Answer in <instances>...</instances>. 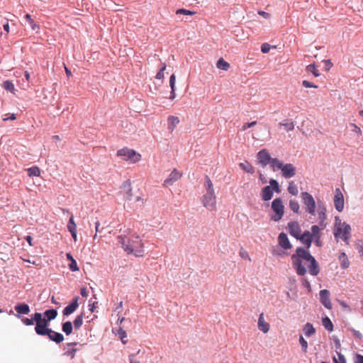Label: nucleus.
Segmentation results:
<instances>
[{
	"instance_id": "f257e3e1",
	"label": "nucleus",
	"mask_w": 363,
	"mask_h": 363,
	"mask_svg": "<svg viewBox=\"0 0 363 363\" xmlns=\"http://www.w3.org/2000/svg\"><path fill=\"white\" fill-rule=\"evenodd\" d=\"M296 240H300L306 249L298 247L296 249V253L291 256V261L296 272H307L306 267L303 264V260L308 263V272H320L318 262L308 250L313 241L311 232L304 230L300 233Z\"/></svg>"
},
{
	"instance_id": "f03ea898",
	"label": "nucleus",
	"mask_w": 363,
	"mask_h": 363,
	"mask_svg": "<svg viewBox=\"0 0 363 363\" xmlns=\"http://www.w3.org/2000/svg\"><path fill=\"white\" fill-rule=\"evenodd\" d=\"M142 245L140 237L138 235L135 236L132 239H128V245H125V252L128 255H134L137 257H143L144 250Z\"/></svg>"
},
{
	"instance_id": "7ed1b4c3",
	"label": "nucleus",
	"mask_w": 363,
	"mask_h": 363,
	"mask_svg": "<svg viewBox=\"0 0 363 363\" xmlns=\"http://www.w3.org/2000/svg\"><path fill=\"white\" fill-rule=\"evenodd\" d=\"M273 215L270 216V220L274 222L281 220L284 215V205L281 198L274 199L271 203Z\"/></svg>"
},
{
	"instance_id": "20e7f679",
	"label": "nucleus",
	"mask_w": 363,
	"mask_h": 363,
	"mask_svg": "<svg viewBox=\"0 0 363 363\" xmlns=\"http://www.w3.org/2000/svg\"><path fill=\"white\" fill-rule=\"evenodd\" d=\"M33 320L36 323L35 328L36 334L38 335H45L50 330V328H48L50 322L47 321L45 318H43L40 313H35L33 315Z\"/></svg>"
},
{
	"instance_id": "39448f33",
	"label": "nucleus",
	"mask_w": 363,
	"mask_h": 363,
	"mask_svg": "<svg viewBox=\"0 0 363 363\" xmlns=\"http://www.w3.org/2000/svg\"><path fill=\"white\" fill-rule=\"evenodd\" d=\"M117 156L121 157L124 160L130 163H135L140 160L141 155L133 149L124 147L117 151Z\"/></svg>"
},
{
	"instance_id": "423d86ee",
	"label": "nucleus",
	"mask_w": 363,
	"mask_h": 363,
	"mask_svg": "<svg viewBox=\"0 0 363 363\" xmlns=\"http://www.w3.org/2000/svg\"><path fill=\"white\" fill-rule=\"evenodd\" d=\"M301 198L306 206V211L312 216H315L316 203L313 196L307 192L301 193Z\"/></svg>"
},
{
	"instance_id": "0eeeda50",
	"label": "nucleus",
	"mask_w": 363,
	"mask_h": 363,
	"mask_svg": "<svg viewBox=\"0 0 363 363\" xmlns=\"http://www.w3.org/2000/svg\"><path fill=\"white\" fill-rule=\"evenodd\" d=\"M257 162L264 167L270 163L272 157L267 149H262L257 154Z\"/></svg>"
},
{
	"instance_id": "6e6552de",
	"label": "nucleus",
	"mask_w": 363,
	"mask_h": 363,
	"mask_svg": "<svg viewBox=\"0 0 363 363\" xmlns=\"http://www.w3.org/2000/svg\"><path fill=\"white\" fill-rule=\"evenodd\" d=\"M334 205L337 211L342 212L344 209V196L339 188L335 191Z\"/></svg>"
},
{
	"instance_id": "1a4fd4ad",
	"label": "nucleus",
	"mask_w": 363,
	"mask_h": 363,
	"mask_svg": "<svg viewBox=\"0 0 363 363\" xmlns=\"http://www.w3.org/2000/svg\"><path fill=\"white\" fill-rule=\"evenodd\" d=\"M330 291L327 289H323L320 291V301L327 308L332 309L333 304L330 298Z\"/></svg>"
},
{
	"instance_id": "9d476101",
	"label": "nucleus",
	"mask_w": 363,
	"mask_h": 363,
	"mask_svg": "<svg viewBox=\"0 0 363 363\" xmlns=\"http://www.w3.org/2000/svg\"><path fill=\"white\" fill-rule=\"evenodd\" d=\"M342 225L343 228H337L336 231L334 233V235L337 238L340 233H342V239L346 242L350 238L351 227L345 222H344Z\"/></svg>"
},
{
	"instance_id": "9b49d317",
	"label": "nucleus",
	"mask_w": 363,
	"mask_h": 363,
	"mask_svg": "<svg viewBox=\"0 0 363 363\" xmlns=\"http://www.w3.org/2000/svg\"><path fill=\"white\" fill-rule=\"evenodd\" d=\"M281 171L282 176L286 179L291 178L296 174V167L291 163H284Z\"/></svg>"
},
{
	"instance_id": "f8f14e48",
	"label": "nucleus",
	"mask_w": 363,
	"mask_h": 363,
	"mask_svg": "<svg viewBox=\"0 0 363 363\" xmlns=\"http://www.w3.org/2000/svg\"><path fill=\"white\" fill-rule=\"evenodd\" d=\"M288 232L294 238H297L301 233V228L297 221L293 220L288 223Z\"/></svg>"
},
{
	"instance_id": "ddd939ff",
	"label": "nucleus",
	"mask_w": 363,
	"mask_h": 363,
	"mask_svg": "<svg viewBox=\"0 0 363 363\" xmlns=\"http://www.w3.org/2000/svg\"><path fill=\"white\" fill-rule=\"evenodd\" d=\"M278 242L281 247L285 250L292 248V245L291 244L287 235L284 232L279 234Z\"/></svg>"
},
{
	"instance_id": "4468645a",
	"label": "nucleus",
	"mask_w": 363,
	"mask_h": 363,
	"mask_svg": "<svg viewBox=\"0 0 363 363\" xmlns=\"http://www.w3.org/2000/svg\"><path fill=\"white\" fill-rule=\"evenodd\" d=\"M274 196V193L271 186L269 185L264 186L260 192V196L263 201H270Z\"/></svg>"
},
{
	"instance_id": "2eb2a0df",
	"label": "nucleus",
	"mask_w": 363,
	"mask_h": 363,
	"mask_svg": "<svg viewBox=\"0 0 363 363\" xmlns=\"http://www.w3.org/2000/svg\"><path fill=\"white\" fill-rule=\"evenodd\" d=\"M68 231L70 233L72 238L74 241H77V225L74 220L73 215L69 218L67 225Z\"/></svg>"
},
{
	"instance_id": "dca6fc26",
	"label": "nucleus",
	"mask_w": 363,
	"mask_h": 363,
	"mask_svg": "<svg viewBox=\"0 0 363 363\" xmlns=\"http://www.w3.org/2000/svg\"><path fill=\"white\" fill-rule=\"evenodd\" d=\"M182 177V174L176 169L169 174L168 177L164 181V185H172L174 182H177Z\"/></svg>"
},
{
	"instance_id": "f3484780",
	"label": "nucleus",
	"mask_w": 363,
	"mask_h": 363,
	"mask_svg": "<svg viewBox=\"0 0 363 363\" xmlns=\"http://www.w3.org/2000/svg\"><path fill=\"white\" fill-rule=\"evenodd\" d=\"M203 204L206 208L213 209L216 206V195H211L206 194L203 196Z\"/></svg>"
},
{
	"instance_id": "a211bd4d",
	"label": "nucleus",
	"mask_w": 363,
	"mask_h": 363,
	"mask_svg": "<svg viewBox=\"0 0 363 363\" xmlns=\"http://www.w3.org/2000/svg\"><path fill=\"white\" fill-rule=\"evenodd\" d=\"M257 327L259 330L262 331L264 333H267L269 332L270 329L269 324L265 321L264 313H262L259 314L258 322H257Z\"/></svg>"
},
{
	"instance_id": "6ab92c4d",
	"label": "nucleus",
	"mask_w": 363,
	"mask_h": 363,
	"mask_svg": "<svg viewBox=\"0 0 363 363\" xmlns=\"http://www.w3.org/2000/svg\"><path fill=\"white\" fill-rule=\"evenodd\" d=\"M45 335H48L50 340L56 343H60L64 340V336L61 333H57L51 328Z\"/></svg>"
},
{
	"instance_id": "aec40b11",
	"label": "nucleus",
	"mask_w": 363,
	"mask_h": 363,
	"mask_svg": "<svg viewBox=\"0 0 363 363\" xmlns=\"http://www.w3.org/2000/svg\"><path fill=\"white\" fill-rule=\"evenodd\" d=\"M78 297H76L73 301L69 303L67 307H65L63 310L64 315H69L74 313L76 309L78 308Z\"/></svg>"
},
{
	"instance_id": "412c9836",
	"label": "nucleus",
	"mask_w": 363,
	"mask_h": 363,
	"mask_svg": "<svg viewBox=\"0 0 363 363\" xmlns=\"http://www.w3.org/2000/svg\"><path fill=\"white\" fill-rule=\"evenodd\" d=\"M78 345V342H69L67 343V349L64 352V355L69 357L71 359H73L75 357L76 352L77 349L75 347Z\"/></svg>"
},
{
	"instance_id": "4be33fe9",
	"label": "nucleus",
	"mask_w": 363,
	"mask_h": 363,
	"mask_svg": "<svg viewBox=\"0 0 363 363\" xmlns=\"http://www.w3.org/2000/svg\"><path fill=\"white\" fill-rule=\"evenodd\" d=\"M204 180V186L206 190V194H209L210 196L215 194L213 185L210 177L208 175H206Z\"/></svg>"
},
{
	"instance_id": "5701e85b",
	"label": "nucleus",
	"mask_w": 363,
	"mask_h": 363,
	"mask_svg": "<svg viewBox=\"0 0 363 363\" xmlns=\"http://www.w3.org/2000/svg\"><path fill=\"white\" fill-rule=\"evenodd\" d=\"M175 83H176V76H175L174 74H172L170 76V78H169V86L171 88V91H170V96L169 97V99H171V100L174 99V98L176 97V94H175V91H176Z\"/></svg>"
},
{
	"instance_id": "b1692460",
	"label": "nucleus",
	"mask_w": 363,
	"mask_h": 363,
	"mask_svg": "<svg viewBox=\"0 0 363 363\" xmlns=\"http://www.w3.org/2000/svg\"><path fill=\"white\" fill-rule=\"evenodd\" d=\"M239 167L244 172L249 173V174H254L255 173V168L248 161L245 160L244 162H240L239 164Z\"/></svg>"
},
{
	"instance_id": "393cba45",
	"label": "nucleus",
	"mask_w": 363,
	"mask_h": 363,
	"mask_svg": "<svg viewBox=\"0 0 363 363\" xmlns=\"http://www.w3.org/2000/svg\"><path fill=\"white\" fill-rule=\"evenodd\" d=\"M327 209L323 202L318 201V218H327Z\"/></svg>"
},
{
	"instance_id": "a878e982",
	"label": "nucleus",
	"mask_w": 363,
	"mask_h": 363,
	"mask_svg": "<svg viewBox=\"0 0 363 363\" xmlns=\"http://www.w3.org/2000/svg\"><path fill=\"white\" fill-rule=\"evenodd\" d=\"M269 164L270 165V167L273 169V171L275 172L277 169L281 170V169L284 164V162L280 161L277 157H272V159L270 160V163Z\"/></svg>"
},
{
	"instance_id": "bb28decb",
	"label": "nucleus",
	"mask_w": 363,
	"mask_h": 363,
	"mask_svg": "<svg viewBox=\"0 0 363 363\" xmlns=\"http://www.w3.org/2000/svg\"><path fill=\"white\" fill-rule=\"evenodd\" d=\"M15 310L19 314H28L30 312V307L26 303H20L15 306Z\"/></svg>"
},
{
	"instance_id": "cd10ccee",
	"label": "nucleus",
	"mask_w": 363,
	"mask_h": 363,
	"mask_svg": "<svg viewBox=\"0 0 363 363\" xmlns=\"http://www.w3.org/2000/svg\"><path fill=\"white\" fill-rule=\"evenodd\" d=\"M168 121V129L173 130L177 125L179 123V119L177 116H169L167 118Z\"/></svg>"
},
{
	"instance_id": "c85d7f7f",
	"label": "nucleus",
	"mask_w": 363,
	"mask_h": 363,
	"mask_svg": "<svg viewBox=\"0 0 363 363\" xmlns=\"http://www.w3.org/2000/svg\"><path fill=\"white\" fill-rule=\"evenodd\" d=\"M339 260L340 262V266L342 269H347L350 265L347 256L345 252H341L339 255Z\"/></svg>"
},
{
	"instance_id": "c756f323",
	"label": "nucleus",
	"mask_w": 363,
	"mask_h": 363,
	"mask_svg": "<svg viewBox=\"0 0 363 363\" xmlns=\"http://www.w3.org/2000/svg\"><path fill=\"white\" fill-rule=\"evenodd\" d=\"M44 315L45 320L48 322H50L57 317V311L55 309H49L45 311Z\"/></svg>"
},
{
	"instance_id": "7c9ffc66",
	"label": "nucleus",
	"mask_w": 363,
	"mask_h": 363,
	"mask_svg": "<svg viewBox=\"0 0 363 363\" xmlns=\"http://www.w3.org/2000/svg\"><path fill=\"white\" fill-rule=\"evenodd\" d=\"M269 186H271V189H272L273 193L276 192L277 194H280L281 191V186L278 182L277 180L274 179H270L269 180Z\"/></svg>"
},
{
	"instance_id": "2f4dec72",
	"label": "nucleus",
	"mask_w": 363,
	"mask_h": 363,
	"mask_svg": "<svg viewBox=\"0 0 363 363\" xmlns=\"http://www.w3.org/2000/svg\"><path fill=\"white\" fill-rule=\"evenodd\" d=\"M304 334L306 337H310L315 333V329L311 323H307L303 329Z\"/></svg>"
},
{
	"instance_id": "473e14b6",
	"label": "nucleus",
	"mask_w": 363,
	"mask_h": 363,
	"mask_svg": "<svg viewBox=\"0 0 363 363\" xmlns=\"http://www.w3.org/2000/svg\"><path fill=\"white\" fill-rule=\"evenodd\" d=\"M26 172L30 177H39L40 174V169L38 166H33L29 167L26 169Z\"/></svg>"
},
{
	"instance_id": "72a5a7b5",
	"label": "nucleus",
	"mask_w": 363,
	"mask_h": 363,
	"mask_svg": "<svg viewBox=\"0 0 363 363\" xmlns=\"http://www.w3.org/2000/svg\"><path fill=\"white\" fill-rule=\"evenodd\" d=\"M216 67L220 69L227 71L230 67V64L224 60L223 58L220 57L216 62Z\"/></svg>"
},
{
	"instance_id": "f704fd0d",
	"label": "nucleus",
	"mask_w": 363,
	"mask_h": 363,
	"mask_svg": "<svg viewBox=\"0 0 363 363\" xmlns=\"http://www.w3.org/2000/svg\"><path fill=\"white\" fill-rule=\"evenodd\" d=\"M2 87L7 91H9L11 93H14L16 91L14 84H13L12 81L11 80H6L2 84Z\"/></svg>"
},
{
	"instance_id": "c9c22d12",
	"label": "nucleus",
	"mask_w": 363,
	"mask_h": 363,
	"mask_svg": "<svg viewBox=\"0 0 363 363\" xmlns=\"http://www.w3.org/2000/svg\"><path fill=\"white\" fill-rule=\"evenodd\" d=\"M62 330L67 335H70L73 330L72 323L70 321L62 323Z\"/></svg>"
},
{
	"instance_id": "e433bc0d",
	"label": "nucleus",
	"mask_w": 363,
	"mask_h": 363,
	"mask_svg": "<svg viewBox=\"0 0 363 363\" xmlns=\"http://www.w3.org/2000/svg\"><path fill=\"white\" fill-rule=\"evenodd\" d=\"M322 323L327 330L330 332L333 330V324L328 317L323 318L322 320Z\"/></svg>"
},
{
	"instance_id": "4c0bfd02",
	"label": "nucleus",
	"mask_w": 363,
	"mask_h": 363,
	"mask_svg": "<svg viewBox=\"0 0 363 363\" xmlns=\"http://www.w3.org/2000/svg\"><path fill=\"white\" fill-rule=\"evenodd\" d=\"M289 208L295 213H299L300 206L297 201L295 199H291L289 201Z\"/></svg>"
},
{
	"instance_id": "58836bf2",
	"label": "nucleus",
	"mask_w": 363,
	"mask_h": 363,
	"mask_svg": "<svg viewBox=\"0 0 363 363\" xmlns=\"http://www.w3.org/2000/svg\"><path fill=\"white\" fill-rule=\"evenodd\" d=\"M306 71L308 72L312 73L315 77H319L320 75V73L319 71L316 69V66L315 63L310 64L306 66Z\"/></svg>"
},
{
	"instance_id": "ea45409f",
	"label": "nucleus",
	"mask_w": 363,
	"mask_h": 363,
	"mask_svg": "<svg viewBox=\"0 0 363 363\" xmlns=\"http://www.w3.org/2000/svg\"><path fill=\"white\" fill-rule=\"evenodd\" d=\"M280 125L284 128L286 131L292 130L294 128V123L289 120L286 119L280 123Z\"/></svg>"
},
{
	"instance_id": "a19ab883",
	"label": "nucleus",
	"mask_w": 363,
	"mask_h": 363,
	"mask_svg": "<svg viewBox=\"0 0 363 363\" xmlns=\"http://www.w3.org/2000/svg\"><path fill=\"white\" fill-rule=\"evenodd\" d=\"M289 194L293 196H296L298 194V189L296 184L293 182H290L287 189Z\"/></svg>"
},
{
	"instance_id": "79ce46f5",
	"label": "nucleus",
	"mask_w": 363,
	"mask_h": 363,
	"mask_svg": "<svg viewBox=\"0 0 363 363\" xmlns=\"http://www.w3.org/2000/svg\"><path fill=\"white\" fill-rule=\"evenodd\" d=\"M311 233L313 235V239L315 238H320V228L317 225H312Z\"/></svg>"
},
{
	"instance_id": "37998d69",
	"label": "nucleus",
	"mask_w": 363,
	"mask_h": 363,
	"mask_svg": "<svg viewBox=\"0 0 363 363\" xmlns=\"http://www.w3.org/2000/svg\"><path fill=\"white\" fill-rule=\"evenodd\" d=\"M83 323V315H79L76 317L75 320H74V326L75 329H79Z\"/></svg>"
},
{
	"instance_id": "c03bdc74",
	"label": "nucleus",
	"mask_w": 363,
	"mask_h": 363,
	"mask_svg": "<svg viewBox=\"0 0 363 363\" xmlns=\"http://www.w3.org/2000/svg\"><path fill=\"white\" fill-rule=\"evenodd\" d=\"M276 46H272L267 43H262L260 48L261 52L264 54H267L269 52L271 48H275Z\"/></svg>"
},
{
	"instance_id": "a18cd8bd",
	"label": "nucleus",
	"mask_w": 363,
	"mask_h": 363,
	"mask_svg": "<svg viewBox=\"0 0 363 363\" xmlns=\"http://www.w3.org/2000/svg\"><path fill=\"white\" fill-rule=\"evenodd\" d=\"M337 357H334L333 361L335 363H346L345 357L340 352H337Z\"/></svg>"
},
{
	"instance_id": "49530a36",
	"label": "nucleus",
	"mask_w": 363,
	"mask_h": 363,
	"mask_svg": "<svg viewBox=\"0 0 363 363\" xmlns=\"http://www.w3.org/2000/svg\"><path fill=\"white\" fill-rule=\"evenodd\" d=\"M196 12L195 11H191V10H187V9H179L176 11V14H183V15H189V16H192L194 14H195Z\"/></svg>"
},
{
	"instance_id": "de8ad7c7",
	"label": "nucleus",
	"mask_w": 363,
	"mask_h": 363,
	"mask_svg": "<svg viewBox=\"0 0 363 363\" xmlns=\"http://www.w3.org/2000/svg\"><path fill=\"white\" fill-rule=\"evenodd\" d=\"M68 266H69V269L72 272H77V271L79 270V267H78L77 263L74 259L73 260H71V262H69V263L68 264Z\"/></svg>"
},
{
	"instance_id": "09e8293b",
	"label": "nucleus",
	"mask_w": 363,
	"mask_h": 363,
	"mask_svg": "<svg viewBox=\"0 0 363 363\" xmlns=\"http://www.w3.org/2000/svg\"><path fill=\"white\" fill-rule=\"evenodd\" d=\"M166 65L165 63H163L162 65V67H160L159 72L156 74V78L157 79H162L164 78V71L166 69Z\"/></svg>"
},
{
	"instance_id": "8fccbe9b",
	"label": "nucleus",
	"mask_w": 363,
	"mask_h": 363,
	"mask_svg": "<svg viewBox=\"0 0 363 363\" xmlns=\"http://www.w3.org/2000/svg\"><path fill=\"white\" fill-rule=\"evenodd\" d=\"M299 343L301 345L302 350L304 352H307L308 350V342L303 337V336H300L299 337Z\"/></svg>"
},
{
	"instance_id": "3c124183",
	"label": "nucleus",
	"mask_w": 363,
	"mask_h": 363,
	"mask_svg": "<svg viewBox=\"0 0 363 363\" xmlns=\"http://www.w3.org/2000/svg\"><path fill=\"white\" fill-rule=\"evenodd\" d=\"M323 62L325 65L324 70L325 72L329 71L333 65L330 60H323Z\"/></svg>"
},
{
	"instance_id": "603ef678",
	"label": "nucleus",
	"mask_w": 363,
	"mask_h": 363,
	"mask_svg": "<svg viewBox=\"0 0 363 363\" xmlns=\"http://www.w3.org/2000/svg\"><path fill=\"white\" fill-rule=\"evenodd\" d=\"M302 85L306 88H318V85H316L308 80H303L302 82Z\"/></svg>"
},
{
	"instance_id": "864d4df0",
	"label": "nucleus",
	"mask_w": 363,
	"mask_h": 363,
	"mask_svg": "<svg viewBox=\"0 0 363 363\" xmlns=\"http://www.w3.org/2000/svg\"><path fill=\"white\" fill-rule=\"evenodd\" d=\"M133 196V192H132V188H129L127 191H125L124 199L126 201H130Z\"/></svg>"
},
{
	"instance_id": "5fc2aeb1",
	"label": "nucleus",
	"mask_w": 363,
	"mask_h": 363,
	"mask_svg": "<svg viewBox=\"0 0 363 363\" xmlns=\"http://www.w3.org/2000/svg\"><path fill=\"white\" fill-rule=\"evenodd\" d=\"M118 243L121 245V247L125 251V245H128V241L126 242L125 238L121 235V236L118 237Z\"/></svg>"
},
{
	"instance_id": "6e6d98bb",
	"label": "nucleus",
	"mask_w": 363,
	"mask_h": 363,
	"mask_svg": "<svg viewBox=\"0 0 363 363\" xmlns=\"http://www.w3.org/2000/svg\"><path fill=\"white\" fill-rule=\"evenodd\" d=\"M29 26L33 30H35L38 32V30L40 29V25L37 23H35L33 19L30 21H29Z\"/></svg>"
},
{
	"instance_id": "4d7b16f0",
	"label": "nucleus",
	"mask_w": 363,
	"mask_h": 363,
	"mask_svg": "<svg viewBox=\"0 0 363 363\" xmlns=\"http://www.w3.org/2000/svg\"><path fill=\"white\" fill-rule=\"evenodd\" d=\"M21 320L26 325H33V322L35 321L33 320V317L30 319L28 318H23L21 319Z\"/></svg>"
},
{
	"instance_id": "13d9d810",
	"label": "nucleus",
	"mask_w": 363,
	"mask_h": 363,
	"mask_svg": "<svg viewBox=\"0 0 363 363\" xmlns=\"http://www.w3.org/2000/svg\"><path fill=\"white\" fill-rule=\"evenodd\" d=\"M118 335L120 336L121 340H122L123 343H126V340L124 339L126 337V333L125 331L123 330L122 329H120L118 331Z\"/></svg>"
},
{
	"instance_id": "bf43d9fd",
	"label": "nucleus",
	"mask_w": 363,
	"mask_h": 363,
	"mask_svg": "<svg viewBox=\"0 0 363 363\" xmlns=\"http://www.w3.org/2000/svg\"><path fill=\"white\" fill-rule=\"evenodd\" d=\"M131 187V184H130V179H128L126 181H125L122 186H121V188L124 190V191H127L129 188Z\"/></svg>"
},
{
	"instance_id": "052dcab7",
	"label": "nucleus",
	"mask_w": 363,
	"mask_h": 363,
	"mask_svg": "<svg viewBox=\"0 0 363 363\" xmlns=\"http://www.w3.org/2000/svg\"><path fill=\"white\" fill-rule=\"evenodd\" d=\"M257 124V121H252V122H247V123H245L243 126H242V130H247L252 126H254L255 125Z\"/></svg>"
},
{
	"instance_id": "680f3d73",
	"label": "nucleus",
	"mask_w": 363,
	"mask_h": 363,
	"mask_svg": "<svg viewBox=\"0 0 363 363\" xmlns=\"http://www.w3.org/2000/svg\"><path fill=\"white\" fill-rule=\"evenodd\" d=\"M319 219V225L318 226L320 228V230H323L326 228V222L325 220H327V218H318Z\"/></svg>"
},
{
	"instance_id": "e2e57ef3",
	"label": "nucleus",
	"mask_w": 363,
	"mask_h": 363,
	"mask_svg": "<svg viewBox=\"0 0 363 363\" xmlns=\"http://www.w3.org/2000/svg\"><path fill=\"white\" fill-rule=\"evenodd\" d=\"M257 13L262 16L263 18H266V19H268L270 18V13H269L268 12H266L264 11H262V10H259L257 11Z\"/></svg>"
},
{
	"instance_id": "0e129e2a",
	"label": "nucleus",
	"mask_w": 363,
	"mask_h": 363,
	"mask_svg": "<svg viewBox=\"0 0 363 363\" xmlns=\"http://www.w3.org/2000/svg\"><path fill=\"white\" fill-rule=\"evenodd\" d=\"M350 125L353 128V129L352 130L353 132L357 133L358 135H362V130L360 129L359 127H358L354 123H351Z\"/></svg>"
},
{
	"instance_id": "69168bd1",
	"label": "nucleus",
	"mask_w": 363,
	"mask_h": 363,
	"mask_svg": "<svg viewBox=\"0 0 363 363\" xmlns=\"http://www.w3.org/2000/svg\"><path fill=\"white\" fill-rule=\"evenodd\" d=\"M354 363H363V355L357 354L354 357Z\"/></svg>"
},
{
	"instance_id": "338daca9",
	"label": "nucleus",
	"mask_w": 363,
	"mask_h": 363,
	"mask_svg": "<svg viewBox=\"0 0 363 363\" xmlns=\"http://www.w3.org/2000/svg\"><path fill=\"white\" fill-rule=\"evenodd\" d=\"M130 363H140L139 360L136 359L135 354H130L129 356Z\"/></svg>"
},
{
	"instance_id": "774afa93",
	"label": "nucleus",
	"mask_w": 363,
	"mask_h": 363,
	"mask_svg": "<svg viewBox=\"0 0 363 363\" xmlns=\"http://www.w3.org/2000/svg\"><path fill=\"white\" fill-rule=\"evenodd\" d=\"M258 172H259V179L261 181V182L262 184H266L267 182V178L262 174L261 172L259 171Z\"/></svg>"
}]
</instances>
